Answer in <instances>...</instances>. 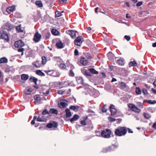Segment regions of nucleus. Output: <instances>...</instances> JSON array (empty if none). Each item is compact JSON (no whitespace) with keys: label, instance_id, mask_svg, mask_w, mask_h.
Masks as SVG:
<instances>
[{"label":"nucleus","instance_id":"obj_1","mask_svg":"<svg viewBox=\"0 0 156 156\" xmlns=\"http://www.w3.org/2000/svg\"><path fill=\"white\" fill-rule=\"evenodd\" d=\"M127 132V129L126 127H119L115 129V134L118 136H122L125 135Z\"/></svg>","mask_w":156,"mask_h":156},{"label":"nucleus","instance_id":"obj_2","mask_svg":"<svg viewBox=\"0 0 156 156\" xmlns=\"http://www.w3.org/2000/svg\"><path fill=\"white\" fill-rule=\"evenodd\" d=\"M111 131L109 129H106L105 130L102 131L101 133V136L104 138H108L110 137Z\"/></svg>","mask_w":156,"mask_h":156},{"label":"nucleus","instance_id":"obj_3","mask_svg":"<svg viewBox=\"0 0 156 156\" xmlns=\"http://www.w3.org/2000/svg\"><path fill=\"white\" fill-rule=\"evenodd\" d=\"M0 39H3L8 41L9 39L8 33L3 30H0Z\"/></svg>","mask_w":156,"mask_h":156},{"label":"nucleus","instance_id":"obj_4","mask_svg":"<svg viewBox=\"0 0 156 156\" xmlns=\"http://www.w3.org/2000/svg\"><path fill=\"white\" fill-rule=\"evenodd\" d=\"M128 106L131 110L136 113H138L140 112V110L133 104H130Z\"/></svg>","mask_w":156,"mask_h":156},{"label":"nucleus","instance_id":"obj_5","mask_svg":"<svg viewBox=\"0 0 156 156\" xmlns=\"http://www.w3.org/2000/svg\"><path fill=\"white\" fill-rule=\"evenodd\" d=\"M117 146L115 145H112L108 147L104 148L103 152L104 153H107L114 151L115 148H117Z\"/></svg>","mask_w":156,"mask_h":156},{"label":"nucleus","instance_id":"obj_6","mask_svg":"<svg viewBox=\"0 0 156 156\" xmlns=\"http://www.w3.org/2000/svg\"><path fill=\"white\" fill-rule=\"evenodd\" d=\"M46 73L48 74L49 73L52 72L51 74V75L54 77H58L60 76V73L59 72L56 70H47L44 71Z\"/></svg>","mask_w":156,"mask_h":156},{"label":"nucleus","instance_id":"obj_7","mask_svg":"<svg viewBox=\"0 0 156 156\" xmlns=\"http://www.w3.org/2000/svg\"><path fill=\"white\" fill-rule=\"evenodd\" d=\"M58 124L56 122L54 121H51L48 123L47 124L46 126L49 128H56L57 127Z\"/></svg>","mask_w":156,"mask_h":156},{"label":"nucleus","instance_id":"obj_8","mask_svg":"<svg viewBox=\"0 0 156 156\" xmlns=\"http://www.w3.org/2000/svg\"><path fill=\"white\" fill-rule=\"evenodd\" d=\"M83 41V39L82 37L79 36L76 38L74 42L76 45L80 46L81 45V44Z\"/></svg>","mask_w":156,"mask_h":156},{"label":"nucleus","instance_id":"obj_9","mask_svg":"<svg viewBox=\"0 0 156 156\" xmlns=\"http://www.w3.org/2000/svg\"><path fill=\"white\" fill-rule=\"evenodd\" d=\"M41 38V35L38 32H37L34 36L33 41L35 42H39Z\"/></svg>","mask_w":156,"mask_h":156},{"label":"nucleus","instance_id":"obj_10","mask_svg":"<svg viewBox=\"0 0 156 156\" xmlns=\"http://www.w3.org/2000/svg\"><path fill=\"white\" fill-rule=\"evenodd\" d=\"M24 45V43L21 40L16 41L14 44V45L16 48H22Z\"/></svg>","mask_w":156,"mask_h":156},{"label":"nucleus","instance_id":"obj_11","mask_svg":"<svg viewBox=\"0 0 156 156\" xmlns=\"http://www.w3.org/2000/svg\"><path fill=\"white\" fill-rule=\"evenodd\" d=\"M109 109L111 112V115H114L116 114L117 110L114 105H111L109 107Z\"/></svg>","mask_w":156,"mask_h":156},{"label":"nucleus","instance_id":"obj_12","mask_svg":"<svg viewBox=\"0 0 156 156\" xmlns=\"http://www.w3.org/2000/svg\"><path fill=\"white\" fill-rule=\"evenodd\" d=\"M4 29L7 30H10L13 27V26L10 24L9 23H6L3 26Z\"/></svg>","mask_w":156,"mask_h":156},{"label":"nucleus","instance_id":"obj_13","mask_svg":"<svg viewBox=\"0 0 156 156\" xmlns=\"http://www.w3.org/2000/svg\"><path fill=\"white\" fill-rule=\"evenodd\" d=\"M80 62L83 66H85L87 64L88 61L85 58L82 57L80 59Z\"/></svg>","mask_w":156,"mask_h":156},{"label":"nucleus","instance_id":"obj_14","mask_svg":"<svg viewBox=\"0 0 156 156\" xmlns=\"http://www.w3.org/2000/svg\"><path fill=\"white\" fill-rule=\"evenodd\" d=\"M58 105L60 108H64L66 107L67 105V103L64 100H62L60 102H58Z\"/></svg>","mask_w":156,"mask_h":156},{"label":"nucleus","instance_id":"obj_15","mask_svg":"<svg viewBox=\"0 0 156 156\" xmlns=\"http://www.w3.org/2000/svg\"><path fill=\"white\" fill-rule=\"evenodd\" d=\"M66 32L67 34L69 35L72 38H75L76 37V33L75 31L70 30H67Z\"/></svg>","mask_w":156,"mask_h":156},{"label":"nucleus","instance_id":"obj_16","mask_svg":"<svg viewBox=\"0 0 156 156\" xmlns=\"http://www.w3.org/2000/svg\"><path fill=\"white\" fill-rule=\"evenodd\" d=\"M32 90L33 89L31 87H28L24 91V93L26 94H30Z\"/></svg>","mask_w":156,"mask_h":156},{"label":"nucleus","instance_id":"obj_17","mask_svg":"<svg viewBox=\"0 0 156 156\" xmlns=\"http://www.w3.org/2000/svg\"><path fill=\"white\" fill-rule=\"evenodd\" d=\"M70 69H71L69 71V74L70 76L73 77L74 76L75 74L73 70L74 69V67L73 66L71 65L70 66Z\"/></svg>","mask_w":156,"mask_h":156},{"label":"nucleus","instance_id":"obj_18","mask_svg":"<svg viewBox=\"0 0 156 156\" xmlns=\"http://www.w3.org/2000/svg\"><path fill=\"white\" fill-rule=\"evenodd\" d=\"M35 100L34 102L35 104H37L38 102L40 101L41 100V98L40 95H36L34 97Z\"/></svg>","mask_w":156,"mask_h":156},{"label":"nucleus","instance_id":"obj_19","mask_svg":"<svg viewBox=\"0 0 156 156\" xmlns=\"http://www.w3.org/2000/svg\"><path fill=\"white\" fill-rule=\"evenodd\" d=\"M15 9V7L14 6H10L8 7L6 9V11L9 13H10L13 12Z\"/></svg>","mask_w":156,"mask_h":156},{"label":"nucleus","instance_id":"obj_20","mask_svg":"<svg viewBox=\"0 0 156 156\" xmlns=\"http://www.w3.org/2000/svg\"><path fill=\"white\" fill-rule=\"evenodd\" d=\"M66 118H69L72 115L69 109L67 108L66 109Z\"/></svg>","mask_w":156,"mask_h":156},{"label":"nucleus","instance_id":"obj_21","mask_svg":"<svg viewBox=\"0 0 156 156\" xmlns=\"http://www.w3.org/2000/svg\"><path fill=\"white\" fill-rule=\"evenodd\" d=\"M32 64L37 68H39L41 66V64L40 61L38 60L34 62Z\"/></svg>","mask_w":156,"mask_h":156},{"label":"nucleus","instance_id":"obj_22","mask_svg":"<svg viewBox=\"0 0 156 156\" xmlns=\"http://www.w3.org/2000/svg\"><path fill=\"white\" fill-rule=\"evenodd\" d=\"M29 80L31 82H34V84L36 85L37 84V82L38 81V79L37 78L34 76H31L30 77Z\"/></svg>","mask_w":156,"mask_h":156},{"label":"nucleus","instance_id":"obj_23","mask_svg":"<svg viewBox=\"0 0 156 156\" xmlns=\"http://www.w3.org/2000/svg\"><path fill=\"white\" fill-rule=\"evenodd\" d=\"M119 84L120 86L119 88L121 89H123L126 87L127 85L123 82H119Z\"/></svg>","mask_w":156,"mask_h":156},{"label":"nucleus","instance_id":"obj_24","mask_svg":"<svg viewBox=\"0 0 156 156\" xmlns=\"http://www.w3.org/2000/svg\"><path fill=\"white\" fill-rule=\"evenodd\" d=\"M79 118V116L78 115L75 114L74 115L73 118L70 119V121L72 122L75 121L77 120Z\"/></svg>","mask_w":156,"mask_h":156},{"label":"nucleus","instance_id":"obj_25","mask_svg":"<svg viewBox=\"0 0 156 156\" xmlns=\"http://www.w3.org/2000/svg\"><path fill=\"white\" fill-rule=\"evenodd\" d=\"M56 45L58 48H63V43L61 41H59L57 42L56 44Z\"/></svg>","mask_w":156,"mask_h":156},{"label":"nucleus","instance_id":"obj_26","mask_svg":"<svg viewBox=\"0 0 156 156\" xmlns=\"http://www.w3.org/2000/svg\"><path fill=\"white\" fill-rule=\"evenodd\" d=\"M79 108V106L77 105H72L69 108L73 110L75 112H77Z\"/></svg>","mask_w":156,"mask_h":156},{"label":"nucleus","instance_id":"obj_27","mask_svg":"<svg viewBox=\"0 0 156 156\" xmlns=\"http://www.w3.org/2000/svg\"><path fill=\"white\" fill-rule=\"evenodd\" d=\"M29 77L27 74H23L21 76V78L22 80L25 81L28 79Z\"/></svg>","mask_w":156,"mask_h":156},{"label":"nucleus","instance_id":"obj_28","mask_svg":"<svg viewBox=\"0 0 156 156\" xmlns=\"http://www.w3.org/2000/svg\"><path fill=\"white\" fill-rule=\"evenodd\" d=\"M77 83L79 84H83L84 83L83 79L80 77H78L76 79Z\"/></svg>","mask_w":156,"mask_h":156},{"label":"nucleus","instance_id":"obj_29","mask_svg":"<svg viewBox=\"0 0 156 156\" xmlns=\"http://www.w3.org/2000/svg\"><path fill=\"white\" fill-rule=\"evenodd\" d=\"M50 113L57 115L58 113V111L55 109L52 108L50 109L49 112Z\"/></svg>","mask_w":156,"mask_h":156},{"label":"nucleus","instance_id":"obj_30","mask_svg":"<svg viewBox=\"0 0 156 156\" xmlns=\"http://www.w3.org/2000/svg\"><path fill=\"white\" fill-rule=\"evenodd\" d=\"M129 67L136 66H137V63L135 61H131L129 63Z\"/></svg>","mask_w":156,"mask_h":156},{"label":"nucleus","instance_id":"obj_31","mask_svg":"<svg viewBox=\"0 0 156 156\" xmlns=\"http://www.w3.org/2000/svg\"><path fill=\"white\" fill-rule=\"evenodd\" d=\"M8 62V59L5 57H2L0 59V64L5 63H7Z\"/></svg>","mask_w":156,"mask_h":156},{"label":"nucleus","instance_id":"obj_32","mask_svg":"<svg viewBox=\"0 0 156 156\" xmlns=\"http://www.w3.org/2000/svg\"><path fill=\"white\" fill-rule=\"evenodd\" d=\"M45 120V119L44 117H41V115H39L37 119V121L38 122H44Z\"/></svg>","mask_w":156,"mask_h":156},{"label":"nucleus","instance_id":"obj_33","mask_svg":"<svg viewBox=\"0 0 156 156\" xmlns=\"http://www.w3.org/2000/svg\"><path fill=\"white\" fill-rule=\"evenodd\" d=\"M36 73L37 74L41 76H45L44 74L40 70H37L36 71Z\"/></svg>","mask_w":156,"mask_h":156},{"label":"nucleus","instance_id":"obj_34","mask_svg":"<svg viewBox=\"0 0 156 156\" xmlns=\"http://www.w3.org/2000/svg\"><path fill=\"white\" fill-rule=\"evenodd\" d=\"M51 33L53 35L56 36L58 35L59 32L56 29H53L51 31Z\"/></svg>","mask_w":156,"mask_h":156},{"label":"nucleus","instance_id":"obj_35","mask_svg":"<svg viewBox=\"0 0 156 156\" xmlns=\"http://www.w3.org/2000/svg\"><path fill=\"white\" fill-rule=\"evenodd\" d=\"M59 67L62 69L65 70L66 69V66L65 63H61L59 66Z\"/></svg>","mask_w":156,"mask_h":156},{"label":"nucleus","instance_id":"obj_36","mask_svg":"<svg viewBox=\"0 0 156 156\" xmlns=\"http://www.w3.org/2000/svg\"><path fill=\"white\" fill-rule=\"evenodd\" d=\"M35 4L39 7H41L43 6V4L40 1H36Z\"/></svg>","mask_w":156,"mask_h":156},{"label":"nucleus","instance_id":"obj_37","mask_svg":"<svg viewBox=\"0 0 156 156\" xmlns=\"http://www.w3.org/2000/svg\"><path fill=\"white\" fill-rule=\"evenodd\" d=\"M117 63L121 66H123L124 64L123 61L121 59H119L117 60Z\"/></svg>","mask_w":156,"mask_h":156},{"label":"nucleus","instance_id":"obj_38","mask_svg":"<svg viewBox=\"0 0 156 156\" xmlns=\"http://www.w3.org/2000/svg\"><path fill=\"white\" fill-rule=\"evenodd\" d=\"M89 70L90 71V72L94 74H98V72L96 71L94 69V68H91L89 69Z\"/></svg>","mask_w":156,"mask_h":156},{"label":"nucleus","instance_id":"obj_39","mask_svg":"<svg viewBox=\"0 0 156 156\" xmlns=\"http://www.w3.org/2000/svg\"><path fill=\"white\" fill-rule=\"evenodd\" d=\"M47 61L46 58L45 56H42V64L43 65H45Z\"/></svg>","mask_w":156,"mask_h":156},{"label":"nucleus","instance_id":"obj_40","mask_svg":"<svg viewBox=\"0 0 156 156\" xmlns=\"http://www.w3.org/2000/svg\"><path fill=\"white\" fill-rule=\"evenodd\" d=\"M54 60L57 63L61 62L62 61L61 58L58 57H54Z\"/></svg>","mask_w":156,"mask_h":156},{"label":"nucleus","instance_id":"obj_41","mask_svg":"<svg viewBox=\"0 0 156 156\" xmlns=\"http://www.w3.org/2000/svg\"><path fill=\"white\" fill-rule=\"evenodd\" d=\"M83 120L80 121V123L82 125L85 126L86 125V120L87 119V117L86 116L85 118H83Z\"/></svg>","mask_w":156,"mask_h":156},{"label":"nucleus","instance_id":"obj_42","mask_svg":"<svg viewBox=\"0 0 156 156\" xmlns=\"http://www.w3.org/2000/svg\"><path fill=\"white\" fill-rule=\"evenodd\" d=\"M143 115L144 118L146 119H149L151 117L150 115L147 113L144 112Z\"/></svg>","mask_w":156,"mask_h":156},{"label":"nucleus","instance_id":"obj_43","mask_svg":"<svg viewBox=\"0 0 156 156\" xmlns=\"http://www.w3.org/2000/svg\"><path fill=\"white\" fill-rule=\"evenodd\" d=\"M16 30L19 33L22 32L23 31V30L20 28V26L19 25L16 27Z\"/></svg>","mask_w":156,"mask_h":156},{"label":"nucleus","instance_id":"obj_44","mask_svg":"<svg viewBox=\"0 0 156 156\" xmlns=\"http://www.w3.org/2000/svg\"><path fill=\"white\" fill-rule=\"evenodd\" d=\"M19 48L18 49L17 51L19 52H21V55H22L23 54V51H24V49L22 48Z\"/></svg>","mask_w":156,"mask_h":156},{"label":"nucleus","instance_id":"obj_45","mask_svg":"<svg viewBox=\"0 0 156 156\" xmlns=\"http://www.w3.org/2000/svg\"><path fill=\"white\" fill-rule=\"evenodd\" d=\"M61 12L60 11H56L55 12V16L57 17H59L62 16L61 14Z\"/></svg>","mask_w":156,"mask_h":156},{"label":"nucleus","instance_id":"obj_46","mask_svg":"<svg viewBox=\"0 0 156 156\" xmlns=\"http://www.w3.org/2000/svg\"><path fill=\"white\" fill-rule=\"evenodd\" d=\"M136 92L138 94H141V91L140 89L138 87L136 88Z\"/></svg>","mask_w":156,"mask_h":156},{"label":"nucleus","instance_id":"obj_47","mask_svg":"<svg viewBox=\"0 0 156 156\" xmlns=\"http://www.w3.org/2000/svg\"><path fill=\"white\" fill-rule=\"evenodd\" d=\"M83 73L84 75L87 76H91V75L90 74L87 72V70H84L83 72Z\"/></svg>","mask_w":156,"mask_h":156},{"label":"nucleus","instance_id":"obj_48","mask_svg":"<svg viewBox=\"0 0 156 156\" xmlns=\"http://www.w3.org/2000/svg\"><path fill=\"white\" fill-rule=\"evenodd\" d=\"M106 106L105 105H104L101 108V111L103 112H106L107 111Z\"/></svg>","mask_w":156,"mask_h":156},{"label":"nucleus","instance_id":"obj_49","mask_svg":"<svg viewBox=\"0 0 156 156\" xmlns=\"http://www.w3.org/2000/svg\"><path fill=\"white\" fill-rule=\"evenodd\" d=\"M3 78L2 77V73L0 72V84H3Z\"/></svg>","mask_w":156,"mask_h":156},{"label":"nucleus","instance_id":"obj_50","mask_svg":"<svg viewBox=\"0 0 156 156\" xmlns=\"http://www.w3.org/2000/svg\"><path fill=\"white\" fill-rule=\"evenodd\" d=\"M49 112L47 111L46 109H44L42 112V114L43 115H46V114H49Z\"/></svg>","mask_w":156,"mask_h":156},{"label":"nucleus","instance_id":"obj_51","mask_svg":"<svg viewBox=\"0 0 156 156\" xmlns=\"http://www.w3.org/2000/svg\"><path fill=\"white\" fill-rule=\"evenodd\" d=\"M50 35V33L49 32H47L45 34V37L46 39H48L49 38Z\"/></svg>","mask_w":156,"mask_h":156},{"label":"nucleus","instance_id":"obj_52","mask_svg":"<svg viewBox=\"0 0 156 156\" xmlns=\"http://www.w3.org/2000/svg\"><path fill=\"white\" fill-rule=\"evenodd\" d=\"M108 120L111 122H114L116 120V119H115L111 117H108Z\"/></svg>","mask_w":156,"mask_h":156},{"label":"nucleus","instance_id":"obj_53","mask_svg":"<svg viewBox=\"0 0 156 156\" xmlns=\"http://www.w3.org/2000/svg\"><path fill=\"white\" fill-rule=\"evenodd\" d=\"M142 91L144 95H146L147 94V90L145 88L143 89Z\"/></svg>","mask_w":156,"mask_h":156},{"label":"nucleus","instance_id":"obj_54","mask_svg":"<svg viewBox=\"0 0 156 156\" xmlns=\"http://www.w3.org/2000/svg\"><path fill=\"white\" fill-rule=\"evenodd\" d=\"M124 37L127 41H129L130 40V37L129 36L125 35Z\"/></svg>","mask_w":156,"mask_h":156},{"label":"nucleus","instance_id":"obj_55","mask_svg":"<svg viewBox=\"0 0 156 156\" xmlns=\"http://www.w3.org/2000/svg\"><path fill=\"white\" fill-rule=\"evenodd\" d=\"M142 2H139L136 4V6L137 7L140 6L142 5Z\"/></svg>","mask_w":156,"mask_h":156},{"label":"nucleus","instance_id":"obj_56","mask_svg":"<svg viewBox=\"0 0 156 156\" xmlns=\"http://www.w3.org/2000/svg\"><path fill=\"white\" fill-rule=\"evenodd\" d=\"M67 2V0H59V2L60 3H65Z\"/></svg>","mask_w":156,"mask_h":156},{"label":"nucleus","instance_id":"obj_57","mask_svg":"<svg viewBox=\"0 0 156 156\" xmlns=\"http://www.w3.org/2000/svg\"><path fill=\"white\" fill-rule=\"evenodd\" d=\"M74 55H79V52L78 50L76 49L74 51Z\"/></svg>","mask_w":156,"mask_h":156},{"label":"nucleus","instance_id":"obj_58","mask_svg":"<svg viewBox=\"0 0 156 156\" xmlns=\"http://www.w3.org/2000/svg\"><path fill=\"white\" fill-rule=\"evenodd\" d=\"M148 102L151 104H154L156 103V101H152L151 100H149L148 101Z\"/></svg>","mask_w":156,"mask_h":156},{"label":"nucleus","instance_id":"obj_59","mask_svg":"<svg viewBox=\"0 0 156 156\" xmlns=\"http://www.w3.org/2000/svg\"><path fill=\"white\" fill-rule=\"evenodd\" d=\"M137 104L138 106L140 107H143V104L142 103L140 102H138Z\"/></svg>","mask_w":156,"mask_h":156},{"label":"nucleus","instance_id":"obj_60","mask_svg":"<svg viewBox=\"0 0 156 156\" xmlns=\"http://www.w3.org/2000/svg\"><path fill=\"white\" fill-rule=\"evenodd\" d=\"M64 93V92L62 90H59L58 91V93L60 94H62Z\"/></svg>","mask_w":156,"mask_h":156},{"label":"nucleus","instance_id":"obj_61","mask_svg":"<svg viewBox=\"0 0 156 156\" xmlns=\"http://www.w3.org/2000/svg\"><path fill=\"white\" fill-rule=\"evenodd\" d=\"M113 55L112 54V53H108L107 55L108 57L109 58H110V57L111 56H112Z\"/></svg>","mask_w":156,"mask_h":156},{"label":"nucleus","instance_id":"obj_62","mask_svg":"<svg viewBox=\"0 0 156 156\" xmlns=\"http://www.w3.org/2000/svg\"><path fill=\"white\" fill-rule=\"evenodd\" d=\"M127 130L129 133H133V131H132L129 128L127 129Z\"/></svg>","mask_w":156,"mask_h":156},{"label":"nucleus","instance_id":"obj_63","mask_svg":"<svg viewBox=\"0 0 156 156\" xmlns=\"http://www.w3.org/2000/svg\"><path fill=\"white\" fill-rule=\"evenodd\" d=\"M152 127L154 129H156V122L154 123L153 125L152 126Z\"/></svg>","mask_w":156,"mask_h":156},{"label":"nucleus","instance_id":"obj_64","mask_svg":"<svg viewBox=\"0 0 156 156\" xmlns=\"http://www.w3.org/2000/svg\"><path fill=\"white\" fill-rule=\"evenodd\" d=\"M151 91L153 93L156 94V90H154L153 88H151Z\"/></svg>","mask_w":156,"mask_h":156}]
</instances>
